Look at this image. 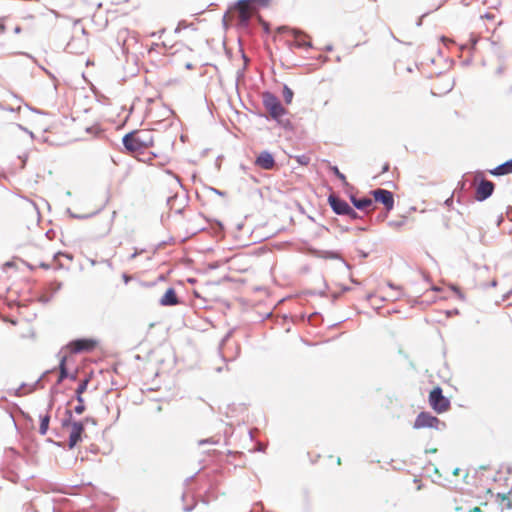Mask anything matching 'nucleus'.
Instances as JSON below:
<instances>
[{"label":"nucleus","mask_w":512,"mask_h":512,"mask_svg":"<svg viewBox=\"0 0 512 512\" xmlns=\"http://www.w3.org/2000/svg\"><path fill=\"white\" fill-rule=\"evenodd\" d=\"M154 135V131L150 129L134 130L123 137V145L128 152L140 155L154 147Z\"/></svg>","instance_id":"obj_1"},{"label":"nucleus","mask_w":512,"mask_h":512,"mask_svg":"<svg viewBox=\"0 0 512 512\" xmlns=\"http://www.w3.org/2000/svg\"><path fill=\"white\" fill-rule=\"evenodd\" d=\"M277 32L287 34L288 38L286 39V43L290 48H312V42L310 37L300 30L282 26L277 29Z\"/></svg>","instance_id":"obj_2"},{"label":"nucleus","mask_w":512,"mask_h":512,"mask_svg":"<svg viewBox=\"0 0 512 512\" xmlns=\"http://www.w3.org/2000/svg\"><path fill=\"white\" fill-rule=\"evenodd\" d=\"M262 102L270 117L278 122L287 114V110L282 106L280 100L270 92L262 94Z\"/></svg>","instance_id":"obj_3"},{"label":"nucleus","mask_w":512,"mask_h":512,"mask_svg":"<svg viewBox=\"0 0 512 512\" xmlns=\"http://www.w3.org/2000/svg\"><path fill=\"white\" fill-rule=\"evenodd\" d=\"M231 12L236 13L238 25L241 27H247L251 18L256 13L248 0L237 1V3L231 9Z\"/></svg>","instance_id":"obj_4"},{"label":"nucleus","mask_w":512,"mask_h":512,"mask_svg":"<svg viewBox=\"0 0 512 512\" xmlns=\"http://www.w3.org/2000/svg\"><path fill=\"white\" fill-rule=\"evenodd\" d=\"M428 401L431 408L438 414L450 409V401L443 395L440 387H435L430 391Z\"/></svg>","instance_id":"obj_5"},{"label":"nucleus","mask_w":512,"mask_h":512,"mask_svg":"<svg viewBox=\"0 0 512 512\" xmlns=\"http://www.w3.org/2000/svg\"><path fill=\"white\" fill-rule=\"evenodd\" d=\"M475 187V199L478 201H484L490 197L494 191V183L481 177L477 174L474 177Z\"/></svg>","instance_id":"obj_6"},{"label":"nucleus","mask_w":512,"mask_h":512,"mask_svg":"<svg viewBox=\"0 0 512 512\" xmlns=\"http://www.w3.org/2000/svg\"><path fill=\"white\" fill-rule=\"evenodd\" d=\"M441 421L433 416L429 412H421L418 414V416L415 419V422L413 424V428L415 429H422V428H434L438 429L441 425Z\"/></svg>","instance_id":"obj_7"},{"label":"nucleus","mask_w":512,"mask_h":512,"mask_svg":"<svg viewBox=\"0 0 512 512\" xmlns=\"http://www.w3.org/2000/svg\"><path fill=\"white\" fill-rule=\"evenodd\" d=\"M96 346H97V341H95L93 339L83 338V339H76V340L71 341L67 345V349L71 353H82V352H90V351L94 350Z\"/></svg>","instance_id":"obj_8"},{"label":"nucleus","mask_w":512,"mask_h":512,"mask_svg":"<svg viewBox=\"0 0 512 512\" xmlns=\"http://www.w3.org/2000/svg\"><path fill=\"white\" fill-rule=\"evenodd\" d=\"M374 200L384 205L387 211H391L394 208V197L392 192L385 189H375L372 191Z\"/></svg>","instance_id":"obj_9"},{"label":"nucleus","mask_w":512,"mask_h":512,"mask_svg":"<svg viewBox=\"0 0 512 512\" xmlns=\"http://www.w3.org/2000/svg\"><path fill=\"white\" fill-rule=\"evenodd\" d=\"M328 202L332 210L338 215H344L345 213L352 212V208L348 203L334 194L329 195Z\"/></svg>","instance_id":"obj_10"},{"label":"nucleus","mask_w":512,"mask_h":512,"mask_svg":"<svg viewBox=\"0 0 512 512\" xmlns=\"http://www.w3.org/2000/svg\"><path fill=\"white\" fill-rule=\"evenodd\" d=\"M71 431L69 435V448H73L76 444L81 441V435L84 432V426L81 422L70 423Z\"/></svg>","instance_id":"obj_11"},{"label":"nucleus","mask_w":512,"mask_h":512,"mask_svg":"<svg viewBox=\"0 0 512 512\" xmlns=\"http://www.w3.org/2000/svg\"><path fill=\"white\" fill-rule=\"evenodd\" d=\"M308 253L313 257L322 258V259H326V260H336V259L341 258L340 253L335 250H324V249H317V248L309 247Z\"/></svg>","instance_id":"obj_12"},{"label":"nucleus","mask_w":512,"mask_h":512,"mask_svg":"<svg viewBox=\"0 0 512 512\" xmlns=\"http://www.w3.org/2000/svg\"><path fill=\"white\" fill-rule=\"evenodd\" d=\"M255 164L262 169L271 170L275 166V160L272 154L267 151H263L257 157Z\"/></svg>","instance_id":"obj_13"},{"label":"nucleus","mask_w":512,"mask_h":512,"mask_svg":"<svg viewBox=\"0 0 512 512\" xmlns=\"http://www.w3.org/2000/svg\"><path fill=\"white\" fill-rule=\"evenodd\" d=\"M161 306H175L179 304V299L174 288L166 290L165 294L160 299Z\"/></svg>","instance_id":"obj_14"},{"label":"nucleus","mask_w":512,"mask_h":512,"mask_svg":"<svg viewBox=\"0 0 512 512\" xmlns=\"http://www.w3.org/2000/svg\"><path fill=\"white\" fill-rule=\"evenodd\" d=\"M351 202L359 210H367V211L374 210L373 200L371 198L365 197V198L357 199L356 197L352 196Z\"/></svg>","instance_id":"obj_15"},{"label":"nucleus","mask_w":512,"mask_h":512,"mask_svg":"<svg viewBox=\"0 0 512 512\" xmlns=\"http://www.w3.org/2000/svg\"><path fill=\"white\" fill-rule=\"evenodd\" d=\"M494 176L512 173V159L489 171Z\"/></svg>","instance_id":"obj_16"},{"label":"nucleus","mask_w":512,"mask_h":512,"mask_svg":"<svg viewBox=\"0 0 512 512\" xmlns=\"http://www.w3.org/2000/svg\"><path fill=\"white\" fill-rule=\"evenodd\" d=\"M50 422V415L48 413L44 415H40V427L39 432L41 435H45L47 433Z\"/></svg>","instance_id":"obj_17"},{"label":"nucleus","mask_w":512,"mask_h":512,"mask_svg":"<svg viewBox=\"0 0 512 512\" xmlns=\"http://www.w3.org/2000/svg\"><path fill=\"white\" fill-rule=\"evenodd\" d=\"M89 378L83 379L76 389V398L78 402H82V395L87 390Z\"/></svg>","instance_id":"obj_18"},{"label":"nucleus","mask_w":512,"mask_h":512,"mask_svg":"<svg viewBox=\"0 0 512 512\" xmlns=\"http://www.w3.org/2000/svg\"><path fill=\"white\" fill-rule=\"evenodd\" d=\"M66 361H67L66 356H63L60 360V363H59L60 375H59L58 382H62L68 376L67 369H66Z\"/></svg>","instance_id":"obj_19"},{"label":"nucleus","mask_w":512,"mask_h":512,"mask_svg":"<svg viewBox=\"0 0 512 512\" xmlns=\"http://www.w3.org/2000/svg\"><path fill=\"white\" fill-rule=\"evenodd\" d=\"M250 5L254 8V10L257 12L259 8H266L270 5L271 0H248Z\"/></svg>","instance_id":"obj_20"},{"label":"nucleus","mask_w":512,"mask_h":512,"mask_svg":"<svg viewBox=\"0 0 512 512\" xmlns=\"http://www.w3.org/2000/svg\"><path fill=\"white\" fill-rule=\"evenodd\" d=\"M293 95V91L289 87L284 86L283 98L286 104H290L292 102Z\"/></svg>","instance_id":"obj_21"},{"label":"nucleus","mask_w":512,"mask_h":512,"mask_svg":"<svg viewBox=\"0 0 512 512\" xmlns=\"http://www.w3.org/2000/svg\"><path fill=\"white\" fill-rule=\"evenodd\" d=\"M330 169L338 179H340L344 184H347L346 176L341 173L336 166H332Z\"/></svg>","instance_id":"obj_22"},{"label":"nucleus","mask_w":512,"mask_h":512,"mask_svg":"<svg viewBox=\"0 0 512 512\" xmlns=\"http://www.w3.org/2000/svg\"><path fill=\"white\" fill-rule=\"evenodd\" d=\"M74 411L80 415L85 411L84 399L82 398V402H78V405L75 406Z\"/></svg>","instance_id":"obj_23"},{"label":"nucleus","mask_w":512,"mask_h":512,"mask_svg":"<svg viewBox=\"0 0 512 512\" xmlns=\"http://www.w3.org/2000/svg\"><path fill=\"white\" fill-rule=\"evenodd\" d=\"M297 161L302 165H308L309 164V158L307 156H298Z\"/></svg>","instance_id":"obj_24"},{"label":"nucleus","mask_w":512,"mask_h":512,"mask_svg":"<svg viewBox=\"0 0 512 512\" xmlns=\"http://www.w3.org/2000/svg\"><path fill=\"white\" fill-rule=\"evenodd\" d=\"M390 165L388 162L383 163L380 173H386L389 171Z\"/></svg>","instance_id":"obj_25"},{"label":"nucleus","mask_w":512,"mask_h":512,"mask_svg":"<svg viewBox=\"0 0 512 512\" xmlns=\"http://www.w3.org/2000/svg\"><path fill=\"white\" fill-rule=\"evenodd\" d=\"M441 41H442L446 46H448L449 44H452V43H453V41H452L451 39H449V38H447V37H444V36H443V37H441Z\"/></svg>","instance_id":"obj_26"},{"label":"nucleus","mask_w":512,"mask_h":512,"mask_svg":"<svg viewBox=\"0 0 512 512\" xmlns=\"http://www.w3.org/2000/svg\"><path fill=\"white\" fill-rule=\"evenodd\" d=\"M344 215H347L352 219H356L358 217V214L353 209H352V212L345 213Z\"/></svg>","instance_id":"obj_27"},{"label":"nucleus","mask_w":512,"mask_h":512,"mask_svg":"<svg viewBox=\"0 0 512 512\" xmlns=\"http://www.w3.org/2000/svg\"><path fill=\"white\" fill-rule=\"evenodd\" d=\"M482 18H485L487 20H494L495 16L493 13H487L484 16H482Z\"/></svg>","instance_id":"obj_28"},{"label":"nucleus","mask_w":512,"mask_h":512,"mask_svg":"<svg viewBox=\"0 0 512 512\" xmlns=\"http://www.w3.org/2000/svg\"><path fill=\"white\" fill-rule=\"evenodd\" d=\"M414 482L417 483V490H420L422 488L421 481L418 479H414Z\"/></svg>","instance_id":"obj_29"},{"label":"nucleus","mask_w":512,"mask_h":512,"mask_svg":"<svg viewBox=\"0 0 512 512\" xmlns=\"http://www.w3.org/2000/svg\"><path fill=\"white\" fill-rule=\"evenodd\" d=\"M123 279H124L125 283H127L130 280V277L127 275H123Z\"/></svg>","instance_id":"obj_30"},{"label":"nucleus","mask_w":512,"mask_h":512,"mask_svg":"<svg viewBox=\"0 0 512 512\" xmlns=\"http://www.w3.org/2000/svg\"><path fill=\"white\" fill-rule=\"evenodd\" d=\"M470 512H481V510L479 507H475Z\"/></svg>","instance_id":"obj_31"},{"label":"nucleus","mask_w":512,"mask_h":512,"mask_svg":"<svg viewBox=\"0 0 512 512\" xmlns=\"http://www.w3.org/2000/svg\"><path fill=\"white\" fill-rule=\"evenodd\" d=\"M437 451L436 448H433V449H430V450H427V452H430V453H435Z\"/></svg>","instance_id":"obj_32"},{"label":"nucleus","mask_w":512,"mask_h":512,"mask_svg":"<svg viewBox=\"0 0 512 512\" xmlns=\"http://www.w3.org/2000/svg\"><path fill=\"white\" fill-rule=\"evenodd\" d=\"M337 464L341 465V458L340 457L337 458Z\"/></svg>","instance_id":"obj_33"},{"label":"nucleus","mask_w":512,"mask_h":512,"mask_svg":"<svg viewBox=\"0 0 512 512\" xmlns=\"http://www.w3.org/2000/svg\"><path fill=\"white\" fill-rule=\"evenodd\" d=\"M4 30V26H0V31H3Z\"/></svg>","instance_id":"obj_34"},{"label":"nucleus","mask_w":512,"mask_h":512,"mask_svg":"<svg viewBox=\"0 0 512 512\" xmlns=\"http://www.w3.org/2000/svg\"><path fill=\"white\" fill-rule=\"evenodd\" d=\"M454 474H455V475H457V474H458V469H455Z\"/></svg>","instance_id":"obj_35"}]
</instances>
